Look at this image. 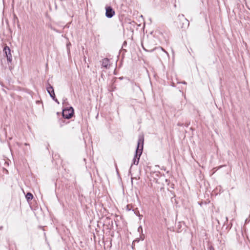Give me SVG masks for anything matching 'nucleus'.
I'll use <instances>...</instances> for the list:
<instances>
[{"instance_id":"nucleus-1","label":"nucleus","mask_w":250,"mask_h":250,"mask_svg":"<svg viewBox=\"0 0 250 250\" xmlns=\"http://www.w3.org/2000/svg\"><path fill=\"white\" fill-rule=\"evenodd\" d=\"M144 137L143 135H139L137 142V145L135 150L134 158L132 160L130 168L133 165H137L139 164L140 158L142 154L144 148Z\"/></svg>"},{"instance_id":"nucleus-2","label":"nucleus","mask_w":250,"mask_h":250,"mask_svg":"<svg viewBox=\"0 0 250 250\" xmlns=\"http://www.w3.org/2000/svg\"><path fill=\"white\" fill-rule=\"evenodd\" d=\"M74 115V110L72 106L66 107L62 110V116L63 119H71Z\"/></svg>"},{"instance_id":"nucleus-3","label":"nucleus","mask_w":250,"mask_h":250,"mask_svg":"<svg viewBox=\"0 0 250 250\" xmlns=\"http://www.w3.org/2000/svg\"><path fill=\"white\" fill-rule=\"evenodd\" d=\"M3 52L4 56L7 58V61L8 63L11 62L12 61V57L11 54V50L10 48L6 45L4 46L3 48Z\"/></svg>"},{"instance_id":"nucleus-4","label":"nucleus","mask_w":250,"mask_h":250,"mask_svg":"<svg viewBox=\"0 0 250 250\" xmlns=\"http://www.w3.org/2000/svg\"><path fill=\"white\" fill-rule=\"evenodd\" d=\"M105 16L107 18H111L115 15V11L111 6H105Z\"/></svg>"},{"instance_id":"nucleus-5","label":"nucleus","mask_w":250,"mask_h":250,"mask_svg":"<svg viewBox=\"0 0 250 250\" xmlns=\"http://www.w3.org/2000/svg\"><path fill=\"white\" fill-rule=\"evenodd\" d=\"M46 90L48 93L49 94L50 97L52 98V97H55V94L54 92V90L52 85H51L48 82L47 83L46 85Z\"/></svg>"},{"instance_id":"nucleus-6","label":"nucleus","mask_w":250,"mask_h":250,"mask_svg":"<svg viewBox=\"0 0 250 250\" xmlns=\"http://www.w3.org/2000/svg\"><path fill=\"white\" fill-rule=\"evenodd\" d=\"M109 60L108 59L104 58V59L103 60L102 66L104 67L107 68L109 66Z\"/></svg>"},{"instance_id":"nucleus-7","label":"nucleus","mask_w":250,"mask_h":250,"mask_svg":"<svg viewBox=\"0 0 250 250\" xmlns=\"http://www.w3.org/2000/svg\"><path fill=\"white\" fill-rule=\"evenodd\" d=\"M25 198L28 202L30 201L33 198V194L30 192H27L25 195Z\"/></svg>"},{"instance_id":"nucleus-8","label":"nucleus","mask_w":250,"mask_h":250,"mask_svg":"<svg viewBox=\"0 0 250 250\" xmlns=\"http://www.w3.org/2000/svg\"><path fill=\"white\" fill-rule=\"evenodd\" d=\"M132 211L134 212V214L136 215L139 216V217H141L143 216L140 214L139 211L138 209V208H135L134 209H132Z\"/></svg>"},{"instance_id":"nucleus-9","label":"nucleus","mask_w":250,"mask_h":250,"mask_svg":"<svg viewBox=\"0 0 250 250\" xmlns=\"http://www.w3.org/2000/svg\"><path fill=\"white\" fill-rule=\"evenodd\" d=\"M207 250H215L213 246L209 242L207 244Z\"/></svg>"},{"instance_id":"nucleus-10","label":"nucleus","mask_w":250,"mask_h":250,"mask_svg":"<svg viewBox=\"0 0 250 250\" xmlns=\"http://www.w3.org/2000/svg\"><path fill=\"white\" fill-rule=\"evenodd\" d=\"M181 227H182V225H181V222H179L177 224V232L179 233L182 231V230L181 229Z\"/></svg>"},{"instance_id":"nucleus-11","label":"nucleus","mask_w":250,"mask_h":250,"mask_svg":"<svg viewBox=\"0 0 250 250\" xmlns=\"http://www.w3.org/2000/svg\"><path fill=\"white\" fill-rule=\"evenodd\" d=\"M126 209L128 211H130L131 210V206L130 205H127L126 206Z\"/></svg>"},{"instance_id":"nucleus-12","label":"nucleus","mask_w":250,"mask_h":250,"mask_svg":"<svg viewBox=\"0 0 250 250\" xmlns=\"http://www.w3.org/2000/svg\"><path fill=\"white\" fill-rule=\"evenodd\" d=\"M52 99L53 101H54L58 104H59V102L58 101V99L56 98V96H55V97H52Z\"/></svg>"},{"instance_id":"nucleus-13","label":"nucleus","mask_w":250,"mask_h":250,"mask_svg":"<svg viewBox=\"0 0 250 250\" xmlns=\"http://www.w3.org/2000/svg\"><path fill=\"white\" fill-rule=\"evenodd\" d=\"M60 125H61V126H62L63 125V124H64V121L63 120H60Z\"/></svg>"},{"instance_id":"nucleus-14","label":"nucleus","mask_w":250,"mask_h":250,"mask_svg":"<svg viewBox=\"0 0 250 250\" xmlns=\"http://www.w3.org/2000/svg\"><path fill=\"white\" fill-rule=\"evenodd\" d=\"M139 238H140V240L143 241L145 239V235L144 234H142L140 235Z\"/></svg>"},{"instance_id":"nucleus-15","label":"nucleus","mask_w":250,"mask_h":250,"mask_svg":"<svg viewBox=\"0 0 250 250\" xmlns=\"http://www.w3.org/2000/svg\"><path fill=\"white\" fill-rule=\"evenodd\" d=\"M140 241V238H137L133 242L135 243V242L138 243Z\"/></svg>"},{"instance_id":"nucleus-16","label":"nucleus","mask_w":250,"mask_h":250,"mask_svg":"<svg viewBox=\"0 0 250 250\" xmlns=\"http://www.w3.org/2000/svg\"><path fill=\"white\" fill-rule=\"evenodd\" d=\"M138 231L139 232H140V231H141L142 232V231H143V229H142V227L141 226H140V227L138 228Z\"/></svg>"},{"instance_id":"nucleus-17","label":"nucleus","mask_w":250,"mask_h":250,"mask_svg":"<svg viewBox=\"0 0 250 250\" xmlns=\"http://www.w3.org/2000/svg\"><path fill=\"white\" fill-rule=\"evenodd\" d=\"M135 243L133 242H132V246H131V247H132V249L133 250H135Z\"/></svg>"},{"instance_id":"nucleus-18","label":"nucleus","mask_w":250,"mask_h":250,"mask_svg":"<svg viewBox=\"0 0 250 250\" xmlns=\"http://www.w3.org/2000/svg\"><path fill=\"white\" fill-rule=\"evenodd\" d=\"M115 168H116V171H117V173L118 174H119V171H118V169L117 164L116 163L115 164Z\"/></svg>"},{"instance_id":"nucleus-19","label":"nucleus","mask_w":250,"mask_h":250,"mask_svg":"<svg viewBox=\"0 0 250 250\" xmlns=\"http://www.w3.org/2000/svg\"><path fill=\"white\" fill-rule=\"evenodd\" d=\"M51 28L52 30H54V31H55L56 32L60 33V32H59V31L58 30H57L56 29H55L54 28L51 27Z\"/></svg>"},{"instance_id":"nucleus-20","label":"nucleus","mask_w":250,"mask_h":250,"mask_svg":"<svg viewBox=\"0 0 250 250\" xmlns=\"http://www.w3.org/2000/svg\"><path fill=\"white\" fill-rule=\"evenodd\" d=\"M178 126H182L183 125V124L181 123H178L177 124Z\"/></svg>"},{"instance_id":"nucleus-21","label":"nucleus","mask_w":250,"mask_h":250,"mask_svg":"<svg viewBox=\"0 0 250 250\" xmlns=\"http://www.w3.org/2000/svg\"><path fill=\"white\" fill-rule=\"evenodd\" d=\"M155 49H156V48L153 49H151V50H148V52H152L153 51H154Z\"/></svg>"},{"instance_id":"nucleus-22","label":"nucleus","mask_w":250,"mask_h":250,"mask_svg":"<svg viewBox=\"0 0 250 250\" xmlns=\"http://www.w3.org/2000/svg\"><path fill=\"white\" fill-rule=\"evenodd\" d=\"M182 83L184 84H187V83L185 82V81H183L182 82Z\"/></svg>"},{"instance_id":"nucleus-23","label":"nucleus","mask_w":250,"mask_h":250,"mask_svg":"<svg viewBox=\"0 0 250 250\" xmlns=\"http://www.w3.org/2000/svg\"><path fill=\"white\" fill-rule=\"evenodd\" d=\"M24 145L25 146H29V144L25 143H24Z\"/></svg>"},{"instance_id":"nucleus-24","label":"nucleus","mask_w":250,"mask_h":250,"mask_svg":"<svg viewBox=\"0 0 250 250\" xmlns=\"http://www.w3.org/2000/svg\"><path fill=\"white\" fill-rule=\"evenodd\" d=\"M70 44H70V43H68V44H67V46L68 47V45H70Z\"/></svg>"},{"instance_id":"nucleus-25","label":"nucleus","mask_w":250,"mask_h":250,"mask_svg":"<svg viewBox=\"0 0 250 250\" xmlns=\"http://www.w3.org/2000/svg\"><path fill=\"white\" fill-rule=\"evenodd\" d=\"M120 80H123V77H120Z\"/></svg>"},{"instance_id":"nucleus-26","label":"nucleus","mask_w":250,"mask_h":250,"mask_svg":"<svg viewBox=\"0 0 250 250\" xmlns=\"http://www.w3.org/2000/svg\"><path fill=\"white\" fill-rule=\"evenodd\" d=\"M172 188H174V185L173 184L172 186H171Z\"/></svg>"},{"instance_id":"nucleus-27","label":"nucleus","mask_w":250,"mask_h":250,"mask_svg":"<svg viewBox=\"0 0 250 250\" xmlns=\"http://www.w3.org/2000/svg\"><path fill=\"white\" fill-rule=\"evenodd\" d=\"M2 228H3V227H0V229H2Z\"/></svg>"},{"instance_id":"nucleus-28","label":"nucleus","mask_w":250,"mask_h":250,"mask_svg":"<svg viewBox=\"0 0 250 250\" xmlns=\"http://www.w3.org/2000/svg\"><path fill=\"white\" fill-rule=\"evenodd\" d=\"M186 126L188 127V124L186 125Z\"/></svg>"},{"instance_id":"nucleus-29","label":"nucleus","mask_w":250,"mask_h":250,"mask_svg":"<svg viewBox=\"0 0 250 250\" xmlns=\"http://www.w3.org/2000/svg\"><path fill=\"white\" fill-rule=\"evenodd\" d=\"M124 43H125V44H126V42L125 41L124 42Z\"/></svg>"},{"instance_id":"nucleus-30","label":"nucleus","mask_w":250,"mask_h":250,"mask_svg":"<svg viewBox=\"0 0 250 250\" xmlns=\"http://www.w3.org/2000/svg\"><path fill=\"white\" fill-rule=\"evenodd\" d=\"M226 221H228V217H226Z\"/></svg>"},{"instance_id":"nucleus-31","label":"nucleus","mask_w":250,"mask_h":250,"mask_svg":"<svg viewBox=\"0 0 250 250\" xmlns=\"http://www.w3.org/2000/svg\"><path fill=\"white\" fill-rule=\"evenodd\" d=\"M185 20H186L188 22V21L187 20V19H185Z\"/></svg>"},{"instance_id":"nucleus-32","label":"nucleus","mask_w":250,"mask_h":250,"mask_svg":"<svg viewBox=\"0 0 250 250\" xmlns=\"http://www.w3.org/2000/svg\"><path fill=\"white\" fill-rule=\"evenodd\" d=\"M182 16L183 17H184V15H182Z\"/></svg>"},{"instance_id":"nucleus-33","label":"nucleus","mask_w":250,"mask_h":250,"mask_svg":"<svg viewBox=\"0 0 250 250\" xmlns=\"http://www.w3.org/2000/svg\"><path fill=\"white\" fill-rule=\"evenodd\" d=\"M144 50H145L146 51V48H145L144 47H143Z\"/></svg>"}]
</instances>
